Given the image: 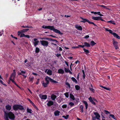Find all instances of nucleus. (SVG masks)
I'll list each match as a JSON object with an SVG mask.
<instances>
[{
    "label": "nucleus",
    "mask_w": 120,
    "mask_h": 120,
    "mask_svg": "<svg viewBox=\"0 0 120 120\" xmlns=\"http://www.w3.org/2000/svg\"><path fill=\"white\" fill-rule=\"evenodd\" d=\"M4 118L5 120H9L8 118L12 120H14L15 116L14 114L11 112L7 113L5 112Z\"/></svg>",
    "instance_id": "nucleus-1"
},
{
    "label": "nucleus",
    "mask_w": 120,
    "mask_h": 120,
    "mask_svg": "<svg viewBox=\"0 0 120 120\" xmlns=\"http://www.w3.org/2000/svg\"><path fill=\"white\" fill-rule=\"evenodd\" d=\"M42 27L45 29H49L51 30H52L54 32L60 35H62L63 34V33H61L60 30L55 29L54 26H45L44 25H43L42 26Z\"/></svg>",
    "instance_id": "nucleus-2"
},
{
    "label": "nucleus",
    "mask_w": 120,
    "mask_h": 120,
    "mask_svg": "<svg viewBox=\"0 0 120 120\" xmlns=\"http://www.w3.org/2000/svg\"><path fill=\"white\" fill-rule=\"evenodd\" d=\"M13 109L15 110L16 111L18 110H22L24 109L22 106L19 105H15L13 106Z\"/></svg>",
    "instance_id": "nucleus-3"
},
{
    "label": "nucleus",
    "mask_w": 120,
    "mask_h": 120,
    "mask_svg": "<svg viewBox=\"0 0 120 120\" xmlns=\"http://www.w3.org/2000/svg\"><path fill=\"white\" fill-rule=\"evenodd\" d=\"M45 81L46 82L49 83V81H50L51 82L54 83L56 82V81L52 79H51L50 77L48 76H46L45 79Z\"/></svg>",
    "instance_id": "nucleus-4"
},
{
    "label": "nucleus",
    "mask_w": 120,
    "mask_h": 120,
    "mask_svg": "<svg viewBox=\"0 0 120 120\" xmlns=\"http://www.w3.org/2000/svg\"><path fill=\"white\" fill-rule=\"evenodd\" d=\"M41 45L47 47L49 44L48 42L45 40H42L40 41Z\"/></svg>",
    "instance_id": "nucleus-5"
},
{
    "label": "nucleus",
    "mask_w": 120,
    "mask_h": 120,
    "mask_svg": "<svg viewBox=\"0 0 120 120\" xmlns=\"http://www.w3.org/2000/svg\"><path fill=\"white\" fill-rule=\"evenodd\" d=\"M16 74H15V73H12L10 77L9 78V80L13 82V81H14V80L15 79V76Z\"/></svg>",
    "instance_id": "nucleus-6"
},
{
    "label": "nucleus",
    "mask_w": 120,
    "mask_h": 120,
    "mask_svg": "<svg viewBox=\"0 0 120 120\" xmlns=\"http://www.w3.org/2000/svg\"><path fill=\"white\" fill-rule=\"evenodd\" d=\"M39 42V41L38 39L36 38H34L33 41H32V42L35 47H36L37 45H38Z\"/></svg>",
    "instance_id": "nucleus-7"
},
{
    "label": "nucleus",
    "mask_w": 120,
    "mask_h": 120,
    "mask_svg": "<svg viewBox=\"0 0 120 120\" xmlns=\"http://www.w3.org/2000/svg\"><path fill=\"white\" fill-rule=\"evenodd\" d=\"M102 17L100 16L93 17L92 19L94 20H101V21H104V20L101 19Z\"/></svg>",
    "instance_id": "nucleus-8"
},
{
    "label": "nucleus",
    "mask_w": 120,
    "mask_h": 120,
    "mask_svg": "<svg viewBox=\"0 0 120 120\" xmlns=\"http://www.w3.org/2000/svg\"><path fill=\"white\" fill-rule=\"evenodd\" d=\"M95 116L97 119L98 120H100V116L98 112H93Z\"/></svg>",
    "instance_id": "nucleus-9"
},
{
    "label": "nucleus",
    "mask_w": 120,
    "mask_h": 120,
    "mask_svg": "<svg viewBox=\"0 0 120 120\" xmlns=\"http://www.w3.org/2000/svg\"><path fill=\"white\" fill-rule=\"evenodd\" d=\"M75 28L79 30H82V26L79 25H76L75 26Z\"/></svg>",
    "instance_id": "nucleus-10"
},
{
    "label": "nucleus",
    "mask_w": 120,
    "mask_h": 120,
    "mask_svg": "<svg viewBox=\"0 0 120 120\" xmlns=\"http://www.w3.org/2000/svg\"><path fill=\"white\" fill-rule=\"evenodd\" d=\"M45 73L47 72V73L49 75H51L52 74V71L50 69H46L45 71Z\"/></svg>",
    "instance_id": "nucleus-11"
},
{
    "label": "nucleus",
    "mask_w": 120,
    "mask_h": 120,
    "mask_svg": "<svg viewBox=\"0 0 120 120\" xmlns=\"http://www.w3.org/2000/svg\"><path fill=\"white\" fill-rule=\"evenodd\" d=\"M118 42L116 41H113V44L114 46L116 49H117L118 48V45H117Z\"/></svg>",
    "instance_id": "nucleus-12"
},
{
    "label": "nucleus",
    "mask_w": 120,
    "mask_h": 120,
    "mask_svg": "<svg viewBox=\"0 0 120 120\" xmlns=\"http://www.w3.org/2000/svg\"><path fill=\"white\" fill-rule=\"evenodd\" d=\"M48 103L47 104V105L48 106H50L53 105V102L52 101L50 100L49 101H47Z\"/></svg>",
    "instance_id": "nucleus-13"
},
{
    "label": "nucleus",
    "mask_w": 120,
    "mask_h": 120,
    "mask_svg": "<svg viewBox=\"0 0 120 120\" xmlns=\"http://www.w3.org/2000/svg\"><path fill=\"white\" fill-rule=\"evenodd\" d=\"M111 34L113 35L114 37L118 39H120V36H119L116 33L112 32V33Z\"/></svg>",
    "instance_id": "nucleus-14"
},
{
    "label": "nucleus",
    "mask_w": 120,
    "mask_h": 120,
    "mask_svg": "<svg viewBox=\"0 0 120 120\" xmlns=\"http://www.w3.org/2000/svg\"><path fill=\"white\" fill-rule=\"evenodd\" d=\"M111 34L113 35L114 37L118 39H120V36H119L116 33L112 32V33Z\"/></svg>",
    "instance_id": "nucleus-15"
},
{
    "label": "nucleus",
    "mask_w": 120,
    "mask_h": 120,
    "mask_svg": "<svg viewBox=\"0 0 120 120\" xmlns=\"http://www.w3.org/2000/svg\"><path fill=\"white\" fill-rule=\"evenodd\" d=\"M40 97L41 99L44 100H45L47 98V96L46 95H40Z\"/></svg>",
    "instance_id": "nucleus-16"
},
{
    "label": "nucleus",
    "mask_w": 120,
    "mask_h": 120,
    "mask_svg": "<svg viewBox=\"0 0 120 120\" xmlns=\"http://www.w3.org/2000/svg\"><path fill=\"white\" fill-rule=\"evenodd\" d=\"M88 99L90 101L92 104L94 105H95L96 104L95 102L92 99L91 97H90Z\"/></svg>",
    "instance_id": "nucleus-17"
},
{
    "label": "nucleus",
    "mask_w": 120,
    "mask_h": 120,
    "mask_svg": "<svg viewBox=\"0 0 120 120\" xmlns=\"http://www.w3.org/2000/svg\"><path fill=\"white\" fill-rule=\"evenodd\" d=\"M20 71H21V73H22V75H23L25 78H26L27 76V75H24V74H25L26 73V71H23L22 70H20Z\"/></svg>",
    "instance_id": "nucleus-18"
},
{
    "label": "nucleus",
    "mask_w": 120,
    "mask_h": 120,
    "mask_svg": "<svg viewBox=\"0 0 120 120\" xmlns=\"http://www.w3.org/2000/svg\"><path fill=\"white\" fill-rule=\"evenodd\" d=\"M60 112L58 110L55 111L54 112V115L56 116H58L59 115Z\"/></svg>",
    "instance_id": "nucleus-19"
},
{
    "label": "nucleus",
    "mask_w": 120,
    "mask_h": 120,
    "mask_svg": "<svg viewBox=\"0 0 120 120\" xmlns=\"http://www.w3.org/2000/svg\"><path fill=\"white\" fill-rule=\"evenodd\" d=\"M64 73V70L61 69H59L58 70V73L61 74H63Z\"/></svg>",
    "instance_id": "nucleus-20"
},
{
    "label": "nucleus",
    "mask_w": 120,
    "mask_h": 120,
    "mask_svg": "<svg viewBox=\"0 0 120 120\" xmlns=\"http://www.w3.org/2000/svg\"><path fill=\"white\" fill-rule=\"evenodd\" d=\"M80 18L82 19V21H81V22L85 23L86 22H88V20L87 19H84L82 17H81Z\"/></svg>",
    "instance_id": "nucleus-21"
},
{
    "label": "nucleus",
    "mask_w": 120,
    "mask_h": 120,
    "mask_svg": "<svg viewBox=\"0 0 120 120\" xmlns=\"http://www.w3.org/2000/svg\"><path fill=\"white\" fill-rule=\"evenodd\" d=\"M49 83L46 82H44V81H43V82L42 83V84L43 86L45 87L47 86L49 84Z\"/></svg>",
    "instance_id": "nucleus-22"
},
{
    "label": "nucleus",
    "mask_w": 120,
    "mask_h": 120,
    "mask_svg": "<svg viewBox=\"0 0 120 120\" xmlns=\"http://www.w3.org/2000/svg\"><path fill=\"white\" fill-rule=\"evenodd\" d=\"M6 108L7 110H10L11 109V106L8 105L6 106Z\"/></svg>",
    "instance_id": "nucleus-23"
},
{
    "label": "nucleus",
    "mask_w": 120,
    "mask_h": 120,
    "mask_svg": "<svg viewBox=\"0 0 120 120\" xmlns=\"http://www.w3.org/2000/svg\"><path fill=\"white\" fill-rule=\"evenodd\" d=\"M83 103L85 105L86 109H87L88 108V104L87 102L85 101H82Z\"/></svg>",
    "instance_id": "nucleus-24"
},
{
    "label": "nucleus",
    "mask_w": 120,
    "mask_h": 120,
    "mask_svg": "<svg viewBox=\"0 0 120 120\" xmlns=\"http://www.w3.org/2000/svg\"><path fill=\"white\" fill-rule=\"evenodd\" d=\"M56 96L54 94H52L51 96V98L53 100H54L56 98Z\"/></svg>",
    "instance_id": "nucleus-25"
},
{
    "label": "nucleus",
    "mask_w": 120,
    "mask_h": 120,
    "mask_svg": "<svg viewBox=\"0 0 120 120\" xmlns=\"http://www.w3.org/2000/svg\"><path fill=\"white\" fill-rule=\"evenodd\" d=\"M70 97L73 100H74L75 99V97L74 96L71 94H70Z\"/></svg>",
    "instance_id": "nucleus-26"
},
{
    "label": "nucleus",
    "mask_w": 120,
    "mask_h": 120,
    "mask_svg": "<svg viewBox=\"0 0 120 120\" xmlns=\"http://www.w3.org/2000/svg\"><path fill=\"white\" fill-rule=\"evenodd\" d=\"M71 79L72 81L75 82V83H78V82L76 79L74 77H72L71 78Z\"/></svg>",
    "instance_id": "nucleus-27"
},
{
    "label": "nucleus",
    "mask_w": 120,
    "mask_h": 120,
    "mask_svg": "<svg viewBox=\"0 0 120 120\" xmlns=\"http://www.w3.org/2000/svg\"><path fill=\"white\" fill-rule=\"evenodd\" d=\"M84 44L85 45L84 46L88 47H90V44L87 42H85Z\"/></svg>",
    "instance_id": "nucleus-28"
},
{
    "label": "nucleus",
    "mask_w": 120,
    "mask_h": 120,
    "mask_svg": "<svg viewBox=\"0 0 120 120\" xmlns=\"http://www.w3.org/2000/svg\"><path fill=\"white\" fill-rule=\"evenodd\" d=\"M26 110L27 112H28L30 113H31L32 112V111L31 109H30L27 108V109Z\"/></svg>",
    "instance_id": "nucleus-29"
},
{
    "label": "nucleus",
    "mask_w": 120,
    "mask_h": 120,
    "mask_svg": "<svg viewBox=\"0 0 120 120\" xmlns=\"http://www.w3.org/2000/svg\"><path fill=\"white\" fill-rule=\"evenodd\" d=\"M34 79V77H29V81L31 83H32L33 82Z\"/></svg>",
    "instance_id": "nucleus-30"
},
{
    "label": "nucleus",
    "mask_w": 120,
    "mask_h": 120,
    "mask_svg": "<svg viewBox=\"0 0 120 120\" xmlns=\"http://www.w3.org/2000/svg\"><path fill=\"white\" fill-rule=\"evenodd\" d=\"M104 28H105V29L106 31L109 32V33H110L111 34L112 33V31L111 30H109L107 28H105L104 27Z\"/></svg>",
    "instance_id": "nucleus-31"
},
{
    "label": "nucleus",
    "mask_w": 120,
    "mask_h": 120,
    "mask_svg": "<svg viewBox=\"0 0 120 120\" xmlns=\"http://www.w3.org/2000/svg\"><path fill=\"white\" fill-rule=\"evenodd\" d=\"M29 30V29H25L22 30V31L23 33Z\"/></svg>",
    "instance_id": "nucleus-32"
},
{
    "label": "nucleus",
    "mask_w": 120,
    "mask_h": 120,
    "mask_svg": "<svg viewBox=\"0 0 120 120\" xmlns=\"http://www.w3.org/2000/svg\"><path fill=\"white\" fill-rule=\"evenodd\" d=\"M107 22L108 23H112L114 25H115L116 24V23L114 22V21H112L111 20L109 21H107Z\"/></svg>",
    "instance_id": "nucleus-33"
},
{
    "label": "nucleus",
    "mask_w": 120,
    "mask_h": 120,
    "mask_svg": "<svg viewBox=\"0 0 120 120\" xmlns=\"http://www.w3.org/2000/svg\"><path fill=\"white\" fill-rule=\"evenodd\" d=\"M75 87L76 89L77 90H79L80 88V86L78 85H75Z\"/></svg>",
    "instance_id": "nucleus-34"
},
{
    "label": "nucleus",
    "mask_w": 120,
    "mask_h": 120,
    "mask_svg": "<svg viewBox=\"0 0 120 120\" xmlns=\"http://www.w3.org/2000/svg\"><path fill=\"white\" fill-rule=\"evenodd\" d=\"M65 84L67 86V87H68L69 88H70V84L68 82H66Z\"/></svg>",
    "instance_id": "nucleus-35"
},
{
    "label": "nucleus",
    "mask_w": 120,
    "mask_h": 120,
    "mask_svg": "<svg viewBox=\"0 0 120 120\" xmlns=\"http://www.w3.org/2000/svg\"><path fill=\"white\" fill-rule=\"evenodd\" d=\"M83 50L84 51L86 52V54H87L88 53H89V51L88 50L84 48L83 49Z\"/></svg>",
    "instance_id": "nucleus-36"
},
{
    "label": "nucleus",
    "mask_w": 120,
    "mask_h": 120,
    "mask_svg": "<svg viewBox=\"0 0 120 120\" xmlns=\"http://www.w3.org/2000/svg\"><path fill=\"white\" fill-rule=\"evenodd\" d=\"M91 45L92 46H93L96 44L93 41H91L90 42Z\"/></svg>",
    "instance_id": "nucleus-37"
},
{
    "label": "nucleus",
    "mask_w": 120,
    "mask_h": 120,
    "mask_svg": "<svg viewBox=\"0 0 120 120\" xmlns=\"http://www.w3.org/2000/svg\"><path fill=\"white\" fill-rule=\"evenodd\" d=\"M39 51V49L38 47H36V48L35 52L36 53H38Z\"/></svg>",
    "instance_id": "nucleus-38"
},
{
    "label": "nucleus",
    "mask_w": 120,
    "mask_h": 120,
    "mask_svg": "<svg viewBox=\"0 0 120 120\" xmlns=\"http://www.w3.org/2000/svg\"><path fill=\"white\" fill-rule=\"evenodd\" d=\"M109 116H110L112 118H113L115 120L116 119V118L115 117V116H114L113 114H110L109 115Z\"/></svg>",
    "instance_id": "nucleus-39"
},
{
    "label": "nucleus",
    "mask_w": 120,
    "mask_h": 120,
    "mask_svg": "<svg viewBox=\"0 0 120 120\" xmlns=\"http://www.w3.org/2000/svg\"><path fill=\"white\" fill-rule=\"evenodd\" d=\"M69 116V115H67L66 116H62V117L63 118H64V119H67L68 118Z\"/></svg>",
    "instance_id": "nucleus-40"
},
{
    "label": "nucleus",
    "mask_w": 120,
    "mask_h": 120,
    "mask_svg": "<svg viewBox=\"0 0 120 120\" xmlns=\"http://www.w3.org/2000/svg\"><path fill=\"white\" fill-rule=\"evenodd\" d=\"M66 97L67 98H68L69 97V93H68L67 92L64 94Z\"/></svg>",
    "instance_id": "nucleus-41"
},
{
    "label": "nucleus",
    "mask_w": 120,
    "mask_h": 120,
    "mask_svg": "<svg viewBox=\"0 0 120 120\" xmlns=\"http://www.w3.org/2000/svg\"><path fill=\"white\" fill-rule=\"evenodd\" d=\"M64 70L66 72H68L69 70L68 68H64Z\"/></svg>",
    "instance_id": "nucleus-42"
},
{
    "label": "nucleus",
    "mask_w": 120,
    "mask_h": 120,
    "mask_svg": "<svg viewBox=\"0 0 120 120\" xmlns=\"http://www.w3.org/2000/svg\"><path fill=\"white\" fill-rule=\"evenodd\" d=\"M74 104V103L72 102H70L69 103V105L71 107L73 106Z\"/></svg>",
    "instance_id": "nucleus-43"
},
{
    "label": "nucleus",
    "mask_w": 120,
    "mask_h": 120,
    "mask_svg": "<svg viewBox=\"0 0 120 120\" xmlns=\"http://www.w3.org/2000/svg\"><path fill=\"white\" fill-rule=\"evenodd\" d=\"M23 33L22 32V30H20V31H19L18 32V35H20L21 34H22V33Z\"/></svg>",
    "instance_id": "nucleus-44"
},
{
    "label": "nucleus",
    "mask_w": 120,
    "mask_h": 120,
    "mask_svg": "<svg viewBox=\"0 0 120 120\" xmlns=\"http://www.w3.org/2000/svg\"><path fill=\"white\" fill-rule=\"evenodd\" d=\"M104 112L106 114H109L110 113V112H109L108 111L106 110H104Z\"/></svg>",
    "instance_id": "nucleus-45"
},
{
    "label": "nucleus",
    "mask_w": 120,
    "mask_h": 120,
    "mask_svg": "<svg viewBox=\"0 0 120 120\" xmlns=\"http://www.w3.org/2000/svg\"><path fill=\"white\" fill-rule=\"evenodd\" d=\"M13 83L15 85L17 86L19 88H20V87L14 81H13Z\"/></svg>",
    "instance_id": "nucleus-46"
},
{
    "label": "nucleus",
    "mask_w": 120,
    "mask_h": 120,
    "mask_svg": "<svg viewBox=\"0 0 120 120\" xmlns=\"http://www.w3.org/2000/svg\"><path fill=\"white\" fill-rule=\"evenodd\" d=\"M32 105L36 109H37V110H38V108L34 104V103Z\"/></svg>",
    "instance_id": "nucleus-47"
},
{
    "label": "nucleus",
    "mask_w": 120,
    "mask_h": 120,
    "mask_svg": "<svg viewBox=\"0 0 120 120\" xmlns=\"http://www.w3.org/2000/svg\"><path fill=\"white\" fill-rule=\"evenodd\" d=\"M97 14H98V15H100V16H104L103 15L100 14V12H97Z\"/></svg>",
    "instance_id": "nucleus-48"
},
{
    "label": "nucleus",
    "mask_w": 120,
    "mask_h": 120,
    "mask_svg": "<svg viewBox=\"0 0 120 120\" xmlns=\"http://www.w3.org/2000/svg\"><path fill=\"white\" fill-rule=\"evenodd\" d=\"M89 89L91 91L93 92H94V90L93 88L90 87Z\"/></svg>",
    "instance_id": "nucleus-49"
},
{
    "label": "nucleus",
    "mask_w": 120,
    "mask_h": 120,
    "mask_svg": "<svg viewBox=\"0 0 120 120\" xmlns=\"http://www.w3.org/2000/svg\"><path fill=\"white\" fill-rule=\"evenodd\" d=\"M103 88L105 90H110V89L109 88H108V87H106L105 86H104V87Z\"/></svg>",
    "instance_id": "nucleus-50"
},
{
    "label": "nucleus",
    "mask_w": 120,
    "mask_h": 120,
    "mask_svg": "<svg viewBox=\"0 0 120 120\" xmlns=\"http://www.w3.org/2000/svg\"><path fill=\"white\" fill-rule=\"evenodd\" d=\"M84 47V45H78V47H79H79H81L82 48H83Z\"/></svg>",
    "instance_id": "nucleus-51"
},
{
    "label": "nucleus",
    "mask_w": 120,
    "mask_h": 120,
    "mask_svg": "<svg viewBox=\"0 0 120 120\" xmlns=\"http://www.w3.org/2000/svg\"><path fill=\"white\" fill-rule=\"evenodd\" d=\"M96 117L94 116H92V119L93 120H96Z\"/></svg>",
    "instance_id": "nucleus-52"
},
{
    "label": "nucleus",
    "mask_w": 120,
    "mask_h": 120,
    "mask_svg": "<svg viewBox=\"0 0 120 120\" xmlns=\"http://www.w3.org/2000/svg\"><path fill=\"white\" fill-rule=\"evenodd\" d=\"M55 55L58 57H59L61 55L60 54H58L57 53L55 54Z\"/></svg>",
    "instance_id": "nucleus-53"
},
{
    "label": "nucleus",
    "mask_w": 120,
    "mask_h": 120,
    "mask_svg": "<svg viewBox=\"0 0 120 120\" xmlns=\"http://www.w3.org/2000/svg\"><path fill=\"white\" fill-rule=\"evenodd\" d=\"M67 106V105H63L62 106V108H66Z\"/></svg>",
    "instance_id": "nucleus-54"
},
{
    "label": "nucleus",
    "mask_w": 120,
    "mask_h": 120,
    "mask_svg": "<svg viewBox=\"0 0 120 120\" xmlns=\"http://www.w3.org/2000/svg\"><path fill=\"white\" fill-rule=\"evenodd\" d=\"M39 81V79H37V82H36V84L37 85H38V84Z\"/></svg>",
    "instance_id": "nucleus-55"
},
{
    "label": "nucleus",
    "mask_w": 120,
    "mask_h": 120,
    "mask_svg": "<svg viewBox=\"0 0 120 120\" xmlns=\"http://www.w3.org/2000/svg\"><path fill=\"white\" fill-rule=\"evenodd\" d=\"M25 35L24 34H22L20 35V37H25Z\"/></svg>",
    "instance_id": "nucleus-56"
},
{
    "label": "nucleus",
    "mask_w": 120,
    "mask_h": 120,
    "mask_svg": "<svg viewBox=\"0 0 120 120\" xmlns=\"http://www.w3.org/2000/svg\"><path fill=\"white\" fill-rule=\"evenodd\" d=\"M80 108L81 109H83V106L82 105H81L80 106Z\"/></svg>",
    "instance_id": "nucleus-57"
},
{
    "label": "nucleus",
    "mask_w": 120,
    "mask_h": 120,
    "mask_svg": "<svg viewBox=\"0 0 120 120\" xmlns=\"http://www.w3.org/2000/svg\"><path fill=\"white\" fill-rule=\"evenodd\" d=\"M25 37L28 38H30V36L28 35H25Z\"/></svg>",
    "instance_id": "nucleus-58"
},
{
    "label": "nucleus",
    "mask_w": 120,
    "mask_h": 120,
    "mask_svg": "<svg viewBox=\"0 0 120 120\" xmlns=\"http://www.w3.org/2000/svg\"><path fill=\"white\" fill-rule=\"evenodd\" d=\"M78 63H79V64H80V62L78 60H77L75 62V63L76 64Z\"/></svg>",
    "instance_id": "nucleus-59"
},
{
    "label": "nucleus",
    "mask_w": 120,
    "mask_h": 120,
    "mask_svg": "<svg viewBox=\"0 0 120 120\" xmlns=\"http://www.w3.org/2000/svg\"><path fill=\"white\" fill-rule=\"evenodd\" d=\"M21 27L24 28H28V26H22Z\"/></svg>",
    "instance_id": "nucleus-60"
},
{
    "label": "nucleus",
    "mask_w": 120,
    "mask_h": 120,
    "mask_svg": "<svg viewBox=\"0 0 120 120\" xmlns=\"http://www.w3.org/2000/svg\"><path fill=\"white\" fill-rule=\"evenodd\" d=\"M64 63L66 64L67 65V66H69V65H68V63L67 62L65 61L64 62Z\"/></svg>",
    "instance_id": "nucleus-61"
},
{
    "label": "nucleus",
    "mask_w": 120,
    "mask_h": 120,
    "mask_svg": "<svg viewBox=\"0 0 120 120\" xmlns=\"http://www.w3.org/2000/svg\"><path fill=\"white\" fill-rule=\"evenodd\" d=\"M89 36L88 35H86V36H85L84 38H85L87 39V38H89Z\"/></svg>",
    "instance_id": "nucleus-62"
},
{
    "label": "nucleus",
    "mask_w": 120,
    "mask_h": 120,
    "mask_svg": "<svg viewBox=\"0 0 120 120\" xmlns=\"http://www.w3.org/2000/svg\"><path fill=\"white\" fill-rule=\"evenodd\" d=\"M88 22L89 24H94V23L93 22H90V21L89 20H88Z\"/></svg>",
    "instance_id": "nucleus-63"
},
{
    "label": "nucleus",
    "mask_w": 120,
    "mask_h": 120,
    "mask_svg": "<svg viewBox=\"0 0 120 120\" xmlns=\"http://www.w3.org/2000/svg\"><path fill=\"white\" fill-rule=\"evenodd\" d=\"M11 37H12L13 38H15V39H17V38H16V37H14V36H13L12 35H11Z\"/></svg>",
    "instance_id": "nucleus-64"
}]
</instances>
